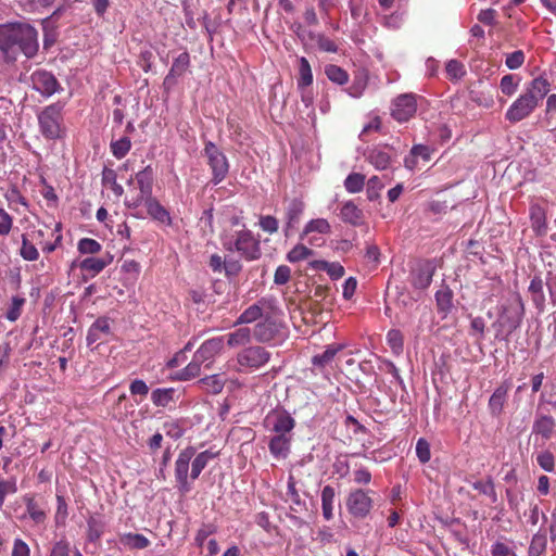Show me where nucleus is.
Returning a JSON list of instances; mask_svg holds the SVG:
<instances>
[{"mask_svg":"<svg viewBox=\"0 0 556 556\" xmlns=\"http://www.w3.org/2000/svg\"><path fill=\"white\" fill-rule=\"evenodd\" d=\"M368 84V75L365 71L355 74L352 85L349 87L348 92L353 98H359Z\"/></svg>","mask_w":556,"mask_h":556,"instance_id":"obj_44","label":"nucleus"},{"mask_svg":"<svg viewBox=\"0 0 556 556\" xmlns=\"http://www.w3.org/2000/svg\"><path fill=\"white\" fill-rule=\"evenodd\" d=\"M365 184L366 176L361 173H351L343 182L344 188L349 193L361 192L364 189Z\"/></svg>","mask_w":556,"mask_h":556,"instance_id":"obj_43","label":"nucleus"},{"mask_svg":"<svg viewBox=\"0 0 556 556\" xmlns=\"http://www.w3.org/2000/svg\"><path fill=\"white\" fill-rule=\"evenodd\" d=\"M111 334V323L108 317H99L89 328L87 344L91 345Z\"/></svg>","mask_w":556,"mask_h":556,"instance_id":"obj_23","label":"nucleus"},{"mask_svg":"<svg viewBox=\"0 0 556 556\" xmlns=\"http://www.w3.org/2000/svg\"><path fill=\"white\" fill-rule=\"evenodd\" d=\"M292 440L293 435H271L268 441V450L270 455L277 460L287 459L291 453Z\"/></svg>","mask_w":556,"mask_h":556,"instance_id":"obj_19","label":"nucleus"},{"mask_svg":"<svg viewBox=\"0 0 556 556\" xmlns=\"http://www.w3.org/2000/svg\"><path fill=\"white\" fill-rule=\"evenodd\" d=\"M532 433L540 435L545 441L551 440L556 435V420L551 415L536 413Z\"/></svg>","mask_w":556,"mask_h":556,"instance_id":"obj_17","label":"nucleus"},{"mask_svg":"<svg viewBox=\"0 0 556 556\" xmlns=\"http://www.w3.org/2000/svg\"><path fill=\"white\" fill-rule=\"evenodd\" d=\"M223 247L229 252H237L245 261H256L262 256L261 242L253 232L243 226L231 238L223 241Z\"/></svg>","mask_w":556,"mask_h":556,"instance_id":"obj_6","label":"nucleus"},{"mask_svg":"<svg viewBox=\"0 0 556 556\" xmlns=\"http://www.w3.org/2000/svg\"><path fill=\"white\" fill-rule=\"evenodd\" d=\"M372 490L355 489L352 490L346 497V508L349 513L358 519L366 518L371 508L374 501L370 494H374Z\"/></svg>","mask_w":556,"mask_h":556,"instance_id":"obj_12","label":"nucleus"},{"mask_svg":"<svg viewBox=\"0 0 556 556\" xmlns=\"http://www.w3.org/2000/svg\"><path fill=\"white\" fill-rule=\"evenodd\" d=\"M177 391L174 388H157L151 393V401L156 407H167L176 401Z\"/></svg>","mask_w":556,"mask_h":556,"instance_id":"obj_34","label":"nucleus"},{"mask_svg":"<svg viewBox=\"0 0 556 556\" xmlns=\"http://www.w3.org/2000/svg\"><path fill=\"white\" fill-rule=\"evenodd\" d=\"M23 503L26 506V514L36 525H43L48 518L46 508L36 501L34 494H25Z\"/></svg>","mask_w":556,"mask_h":556,"instance_id":"obj_21","label":"nucleus"},{"mask_svg":"<svg viewBox=\"0 0 556 556\" xmlns=\"http://www.w3.org/2000/svg\"><path fill=\"white\" fill-rule=\"evenodd\" d=\"M343 349V344H329L323 353L313 356L312 363L316 367L324 368L329 365L333 361L334 356Z\"/></svg>","mask_w":556,"mask_h":556,"instance_id":"obj_35","label":"nucleus"},{"mask_svg":"<svg viewBox=\"0 0 556 556\" xmlns=\"http://www.w3.org/2000/svg\"><path fill=\"white\" fill-rule=\"evenodd\" d=\"M112 256L108 254L106 257H86L79 264L81 271L89 274L90 277H94L100 274L110 263Z\"/></svg>","mask_w":556,"mask_h":556,"instance_id":"obj_28","label":"nucleus"},{"mask_svg":"<svg viewBox=\"0 0 556 556\" xmlns=\"http://www.w3.org/2000/svg\"><path fill=\"white\" fill-rule=\"evenodd\" d=\"M366 186H367V189H366L367 199L369 201L378 200L380 198V192L384 188L383 182L381 181L380 177H378V176L370 177L368 179V181L366 182Z\"/></svg>","mask_w":556,"mask_h":556,"instance_id":"obj_50","label":"nucleus"},{"mask_svg":"<svg viewBox=\"0 0 556 556\" xmlns=\"http://www.w3.org/2000/svg\"><path fill=\"white\" fill-rule=\"evenodd\" d=\"M453 298L454 293L452 289L444 285L435 292V303H437V309L438 313L442 315L443 318H445L453 308Z\"/></svg>","mask_w":556,"mask_h":556,"instance_id":"obj_27","label":"nucleus"},{"mask_svg":"<svg viewBox=\"0 0 556 556\" xmlns=\"http://www.w3.org/2000/svg\"><path fill=\"white\" fill-rule=\"evenodd\" d=\"M119 542L130 549H143L150 545V541L140 533H123L119 534Z\"/></svg>","mask_w":556,"mask_h":556,"instance_id":"obj_37","label":"nucleus"},{"mask_svg":"<svg viewBox=\"0 0 556 556\" xmlns=\"http://www.w3.org/2000/svg\"><path fill=\"white\" fill-rule=\"evenodd\" d=\"M529 217L531 222V228L535 236H545L548 230L546 208L539 202L531 200L529 207Z\"/></svg>","mask_w":556,"mask_h":556,"instance_id":"obj_16","label":"nucleus"},{"mask_svg":"<svg viewBox=\"0 0 556 556\" xmlns=\"http://www.w3.org/2000/svg\"><path fill=\"white\" fill-rule=\"evenodd\" d=\"M258 226L264 232L273 235L278 231L279 222L273 215H261L258 218Z\"/></svg>","mask_w":556,"mask_h":556,"instance_id":"obj_57","label":"nucleus"},{"mask_svg":"<svg viewBox=\"0 0 556 556\" xmlns=\"http://www.w3.org/2000/svg\"><path fill=\"white\" fill-rule=\"evenodd\" d=\"M17 492L16 481L14 479H0V508L4 505L5 497Z\"/></svg>","mask_w":556,"mask_h":556,"instance_id":"obj_60","label":"nucleus"},{"mask_svg":"<svg viewBox=\"0 0 556 556\" xmlns=\"http://www.w3.org/2000/svg\"><path fill=\"white\" fill-rule=\"evenodd\" d=\"M549 89L551 85L546 78L539 76L532 79L525 92L508 108L505 113V118L510 123H518L529 117L539 106L540 102L547 96Z\"/></svg>","mask_w":556,"mask_h":556,"instance_id":"obj_3","label":"nucleus"},{"mask_svg":"<svg viewBox=\"0 0 556 556\" xmlns=\"http://www.w3.org/2000/svg\"><path fill=\"white\" fill-rule=\"evenodd\" d=\"M331 230V226L329 224V222L325 218H316V219H312L309 220L304 230H303V233H302V237L303 236H306L311 232H318V233H321V235H327L329 233Z\"/></svg>","mask_w":556,"mask_h":556,"instance_id":"obj_47","label":"nucleus"},{"mask_svg":"<svg viewBox=\"0 0 556 556\" xmlns=\"http://www.w3.org/2000/svg\"><path fill=\"white\" fill-rule=\"evenodd\" d=\"M271 353L261 345H249L237 353L235 370L251 374L269 363Z\"/></svg>","mask_w":556,"mask_h":556,"instance_id":"obj_7","label":"nucleus"},{"mask_svg":"<svg viewBox=\"0 0 556 556\" xmlns=\"http://www.w3.org/2000/svg\"><path fill=\"white\" fill-rule=\"evenodd\" d=\"M68 516V507L63 495L56 494V510H55V523L64 525Z\"/></svg>","mask_w":556,"mask_h":556,"instance_id":"obj_59","label":"nucleus"},{"mask_svg":"<svg viewBox=\"0 0 556 556\" xmlns=\"http://www.w3.org/2000/svg\"><path fill=\"white\" fill-rule=\"evenodd\" d=\"M295 425V419L286 409H274L269 412L264 419V427L271 432L273 435H293Z\"/></svg>","mask_w":556,"mask_h":556,"instance_id":"obj_11","label":"nucleus"},{"mask_svg":"<svg viewBox=\"0 0 556 556\" xmlns=\"http://www.w3.org/2000/svg\"><path fill=\"white\" fill-rule=\"evenodd\" d=\"M25 302L26 300L24 298L13 296L11 304L5 313V318L10 321L17 320L22 314V307Z\"/></svg>","mask_w":556,"mask_h":556,"instance_id":"obj_55","label":"nucleus"},{"mask_svg":"<svg viewBox=\"0 0 556 556\" xmlns=\"http://www.w3.org/2000/svg\"><path fill=\"white\" fill-rule=\"evenodd\" d=\"M343 223L350 224L354 227H359L365 224V215L352 200L344 202L340 208L339 214Z\"/></svg>","mask_w":556,"mask_h":556,"instance_id":"obj_20","label":"nucleus"},{"mask_svg":"<svg viewBox=\"0 0 556 556\" xmlns=\"http://www.w3.org/2000/svg\"><path fill=\"white\" fill-rule=\"evenodd\" d=\"M446 77L452 81H457L466 75L464 64L458 60H450L445 65Z\"/></svg>","mask_w":556,"mask_h":556,"instance_id":"obj_48","label":"nucleus"},{"mask_svg":"<svg viewBox=\"0 0 556 556\" xmlns=\"http://www.w3.org/2000/svg\"><path fill=\"white\" fill-rule=\"evenodd\" d=\"M313 84V73L308 60L304 56L299 59V77L296 80L298 88L311 87Z\"/></svg>","mask_w":556,"mask_h":556,"instance_id":"obj_41","label":"nucleus"},{"mask_svg":"<svg viewBox=\"0 0 556 556\" xmlns=\"http://www.w3.org/2000/svg\"><path fill=\"white\" fill-rule=\"evenodd\" d=\"M366 160L378 170H383L391 163V154L384 148L376 147L368 151Z\"/></svg>","mask_w":556,"mask_h":556,"instance_id":"obj_30","label":"nucleus"},{"mask_svg":"<svg viewBox=\"0 0 556 556\" xmlns=\"http://www.w3.org/2000/svg\"><path fill=\"white\" fill-rule=\"evenodd\" d=\"M190 67V55L187 51L180 53L172 64V67L164 78L163 85L165 87H172L176 84V79L186 74Z\"/></svg>","mask_w":556,"mask_h":556,"instance_id":"obj_18","label":"nucleus"},{"mask_svg":"<svg viewBox=\"0 0 556 556\" xmlns=\"http://www.w3.org/2000/svg\"><path fill=\"white\" fill-rule=\"evenodd\" d=\"M216 531H217V527L214 523H212V522L202 523L194 536V543L197 544L198 547L202 548L205 540L208 536L215 534Z\"/></svg>","mask_w":556,"mask_h":556,"instance_id":"obj_53","label":"nucleus"},{"mask_svg":"<svg viewBox=\"0 0 556 556\" xmlns=\"http://www.w3.org/2000/svg\"><path fill=\"white\" fill-rule=\"evenodd\" d=\"M327 78L338 85H345L349 81V74L342 67L336 64H329L325 67Z\"/></svg>","mask_w":556,"mask_h":556,"instance_id":"obj_45","label":"nucleus"},{"mask_svg":"<svg viewBox=\"0 0 556 556\" xmlns=\"http://www.w3.org/2000/svg\"><path fill=\"white\" fill-rule=\"evenodd\" d=\"M77 249L81 254H98L102 250V245L94 239L83 238L78 241Z\"/></svg>","mask_w":556,"mask_h":556,"instance_id":"obj_54","label":"nucleus"},{"mask_svg":"<svg viewBox=\"0 0 556 556\" xmlns=\"http://www.w3.org/2000/svg\"><path fill=\"white\" fill-rule=\"evenodd\" d=\"M525 316V304L519 293H514L501 306L497 319L493 323L495 338L508 340L521 325Z\"/></svg>","mask_w":556,"mask_h":556,"instance_id":"obj_5","label":"nucleus"},{"mask_svg":"<svg viewBox=\"0 0 556 556\" xmlns=\"http://www.w3.org/2000/svg\"><path fill=\"white\" fill-rule=\"evenodd\" d=\"M62 108L58 104L48 105L38 114L40 132L49 140H55L62 136Z\"/></svg>","mask_w":556,"mask_h":556,"instance_id":"obj_8","label":"nucleus"},{"mask_svg":"<svg viewBox=\"0 0 556 556\" xmlns=\"http://www.w3.org/2000/svg\"><path fill=\"white\" fill-rule=\"evenodd\" d=\"M112 154L121 160L127 155L131 148V141L128 137H123L118 140L112 141L110 144Z\"/></svg>","mask_w":556,"mask_h":556,"instance_id":"obj_49","label":"nucleus"},{"mask_svg":"<svg viewBox=\"0 0 556 556\" xmlns=\"http://www.w3.org/2000/svg\"><path fill=\"white\" fill-rule=\"evenodd\" d=\"M281 324L271 317L257 323L252 331L253 338L261 343H268L281 337Z\"/></svg>","mask_w":556,"mask_h":556,"instance_id":"obj_14","label":"nucleus"},{"mask_svg":"<svg viewBox=\"0 0 556 556\" xmlns=\"http://www.w3.org/2000/svg\"><path fill=\"white\" fill-rule=\"evenodd\" d=\"M519 79L515 75L507 74L502 77L500 88L506 96H511L517 91Z\"/></svg>","mask_w":556,"mask_h":556,"instance_id":"obj_58","label":"nucleus"},{"mask_svg":"<svg viewBox=\"0 0 556 556\" xmlns=\"http://www.w3.org/2000/svg\"><path fill=\"white\" fill-rule=\"evenodd\" d=\"M203 154L212 172L211 182L220 184L228 175L229 162L224 152L212 141L204 144Z\"/></svg>","mask_w":556,"mask_h":556,"instance_id":"obj_9","label":"nucleus"},{"mask_svg":"<svg viewBox=\"0 0 556 556\" xmlns=\"http://www.w3.org/2000/svg\"><path fill=\"white\" fill-rule=\"evenodd\" d=\"M31 84L35 90L43 96H52L59 87V83L50 72L39 70L31 74Z\"/></svg>","mask_w":556,"mask_h":556,"instance_id":"obj_15","label":"nucleus"},{"mask_svg":"<svg viewBox=\"0 0 556 556\" xmlns=\"http://www.w3.org/2000/svg\"><path fill=\"white\" fill-rule=\"evenodd\" d=\"M544 283L540 276H534L528 287V291L531 295V300L534 306L542 312L545 307V294L543 290Z\"/></svg>","mask_w":556,"mask_h":556,"instance_id":"obj_32","label":"nucleus"},{"mask_svg":"<svg viewBox=\"0 0 556 556\" xmlns=\"http://www.w3.org/2000/svg\"><path fill=\"white\" fill-rule=\"evenodd\" d=\"M391 116L399 123L408 122L417 112V96L402 93L391 102Z\"/></svg>","mask_w":556,"mask_h":556,"instance_id":"obj_13","label":"nucleus"},{"mask_svg":"<svg viewBox=\"0 0 556 556\" xmlns=\"http://www.w3.org/2000/svg\"><path fill=\"white\" fill-rule=\"evenodd\" d=\"M267 303L268 301L266 299H261L256 303L250 305L240 314L235 325L252 324L258 320L263 317L264 308L266 307Z\"/></svg>","mask_w":556,"mask_h":556,"instance_id":"obj_24","label":"nucleus"},{"mask_svg":"<svg viewBox=\"0 0 556 556\" xmlns=\"http://www.w3.org/2000/svg\"><path fill=\"white\" fill-rule=\"evenodd\" d=\"M136 184L139 189V194L131 200H126L125 205L129 208H136L142 204V202L152 195L153 182H154V170L151 165L146 166L142 170H139L135 178L128 180V185Z\"/></svg>","mask_w":556,"mask_h":556,"instance_id":"obj_10","label":"nucleus"},{"mask_svg":"<svg viewBox=\"0 0 556 556\" xmlns=\"http://www.w3.org/2000/svg\"><path fill=\"white\" fill-rule=\"evenodd\" d=\"M508 390L509 384L504 382L501 386H498L491 395L489 400V408L493 416H498L502 413L504 404L507 399Z\"/></svg>","mask_w":556,"mask_h":556,"instance_id":"obj_29","label":"nucleus"},{"mask_svg":"<svg viewBox=\"0 0 556 556\" xmlns=\"http://www.w3.org/2000/svg\"><path fill=\"white\" fill-rule=\"evenodd\" d=\"M525 53L522 50H516L506 55L505 65L509 70H517L525 63Z\"/></svg>","mask_w":556,"mask_h":556,"instance_id":"obj_62","label":"nucleus"},{"mask_svg":"<svg viewBox=\"0 0 556 556\" xmlns=\"http://www.w3.org/2000/svg\"><path fill=\"white\" fill-rule=\"evenodd\" d=\"M416 455L421 464H426L431 458L430 444L429 442L420 438L416 443Z\"/></svg>","mask_w":556,"mask_h":556,"instance_id":"obj_61","label":"nucleus"},{"mask_svg":"<svg viewBox=\"0 0 556 556\" xmlns=\"http://www.w3.org/2000/svg\"><path fill=\"white\" fill-rule=\"evenodd\" d=\"M304 207L305 204L301 199L294 198L288 202L286 206V235L300 222Z\"/></svg>","mask_w":556,"mask_h":556,"instance_id":"obj_25","label":"nucleus"},{"mask_svg":"<svg viewBox=\"0 0 556 556\" xmlns=\"http://www.w3.org/2000/svg\"><path fill=\"white\" fill-rule=\"evenodd\" d=\"M147 208V213L148 215L161 223V224H166V225H170L172 224V218H170V215H169V212L160 203V201L154 198V197H151L147 200H144L142 202Z\"/></svg>","mask_w":556,"mask_h":556,"instance_id":"obj_22","label":"nucleus"},{"mask_svg":"<svg viewBox=\"0 0 556 556\" xmlns=\"http://www.w3.org/2000/svg\"><path fill=\"white\" fill-rule=\"evenodd\" d=\"M295 479L293 476H290L287 483V502H290V508L295 514H301L306 510L305 502L301 500V496L295 488Z\"/></svg>","mask_w":556,"mask_h":556,"instance_id":"obj_31","label":"nucleus"},{"mask_svg":"<svg viewBox=\"0 0 556 556\" xmlns=\"http://www.w3.org/2000/svg\"><path fill=\"white\" fill-rule=\"evenodd\" d=\"M218 452L205 450L197 454L194 446H187L181 450L175 460V480L178 491L187 494L191 491V481L199 478L207 464L218 456Z\"/></svg>","mask_w":556,"mask_h":556,"instance_id":"obj_2","label":"nucleus"},{"mask_svg":"<svg viewBox=\"0 0 556 556\" xmlns=\"http://www.w3.org/2000/svg\"><path fill=\"white\" fill-rule=\"evenodd\" d=\"M72 544L66 536L52 542L48 556H71Z\"/></svg>","mask_w":556,"mask_h":556,"instance_id":"obj_46","label":"nucleus"},{"mask_svg":"<svg viewBox=\"0 0 556 556\" xmlns=\"http://www.w3.org/2000/svg\"><path fill=\"white\" fill-rule=\"evenodd\" d=\"M471 486L477 490L480 494L485 495L490 498L491 503L497 502V494L493 478L488 476L485 479L477 480L471 483Z\"/></svg>","mask_w":556,"mask_h":556,"instance_id":"obj_40","label":"nucleus"},{"mask_svg":"<svg viewBox=\"0 0 556 556\" xmlns=\"http://www.w3.org/2000/svg\"><path fill=\"white\" fill-rule=\"evenodd\" d=\"M11 556H30L29 545L21 538L13 540Z\"/></svg>","mask_w":556,"mask_h":556,"instance_id":"obj_64","label":"nucleus"},{"mask_svg":"<svg viewBox=\"0 0 556 556\" xmlns=\"http://www.w3.org/2000/svg\"><path fill=\"white\" fill-rule=\"evenodd\" d=\"M21 256L25 261H37L39 257V252L34 243H31L26 235H22V247L20 250Z\"/></svg>","mask_w":556,"mask_h":556,"instance_id":"obj_51","label":"nucleus"},{"mask_svg":"<svg viewBox=\"0 0 556 556\" xmlns=\"http://www.w3.org/2000/svg\"><path fill=\"white\" fill-rule=\"evenodd\" d=\"M102 184L109 187L116 197H122L124 188L117 182V176L114 169L105 167L102 172Z\"/></svg>","mask_w":556,"mask_h":556,"instance_id":"obj_42","label":"nucleus"},{"mask_svg":"<svg viewBox=\"0 0 556 556\" xmlns=\"http://www.w3.org/2000/svg\"><path fill=\"white\" fill-rule=\"evenodd\" d=\"M38 33L27 23H7L0 25V50L7 58L15 60L17 52L30 59L38 52Z\"/></svg>","mask_w":556,"mask_h":556,"instance_id":"obj_1","label":"nucleus"},{"mask_svg":"<svg viewBox=\"0 0 556 556\" xmlns=\"http://www.w3.org/2000/svg\"><path fill=\"white\" fill-rule=\"evenodd\" d=\"M536 462L539 466L547 472H552L555 468V458L549 451L540 453L536 457Z\"/></svg>","mask_w":556,"mask_h":556,"instance_id":"obj_63","label":"nucleus"},{"mask_svg":"<svg viewBox=\"0 0 556 556\" xmlns=\"http://www.w3.org/2000/svg\"><path fill=\"white\" fill-rule=\"evenodd\" d=\"M223 350L224 337H215L205 340L195 351L192 361L176 372V379L187 381L199 377L202 365L205 369H211L215 357L219 355Z\"/></svg>","mask_w":556,"mask_h":556,"instance_id":"obj_4","label":"nucleus"},{"mask_svg":"<svg viewBox=\"0 0 556 556\" xmlns=\"http://www.w3.org/2000/svg\"><path fill=\"white\" fill-rule=\"evenodd\" d=\"M225 382L226 379L218 374L210 375L198 380L200 388L212 394L220 393L224 389Z\"/></svg>","mask_w":556,"mask_h":556,"instance_id":"obj_36","label":"nucleus"},{"mask_svg":"<svg viewBox=\"0 0 556 556\" xmlns=\"http://www.w3.org/2000/svg\"><path fill=\"white\" fill-rule=\"evenodd\" d=\"M527 556H547L546 532L540 530L530 540Z\"/></svg>","mask_w":556,"mask_h":556,"instance_id":"obj_33","label":"nucleus"},{"mask_svg":"<svg viewBox=\"0 0 556 556\" xmlns=\"http://www.w3.org/2000/svg\"><path fill=\"white\" fill-rule=\"evenodd\" d=\"M105 530V522L91 516L87 519V540L91 543H97L100 541Z\"/></svg>","mask_w":556,"mask_h":556,"instance_id":"obj_39","label":"nucleus"},{"mask_svg":"<svg viewBox=\"0 0 556 556\" xmlns=\"http://www.w3.org/2000/svg\"><path fill=\"white\" fill-rule=\"evenodd\" d=\"M224 344L226 343L229 348H239L249 344L252 340V330L248 327H240L236 330L223 336Z\"/></svg>","mask_w":556,"mask_h":556,"instance_id":"obj_26","label":"nucleus"},{"mask_svg":"<svg viewBox=\"0 0 556 556\" xmlns=\"http://www.w3.org/2000/svg\"><path fill=\"white\" fill-rule=\"evenodd\" d=\"M313 250L308 249L304 244H296L293 249H291L287 254V260L290 263H296L303 260L308 258L313 255Z\"/></svg>","mask_w":556,"mask_h":556,"instance_id":"obj_52","label":"nucleus"},{"mask_svg":"<svg viewBox=\"0 0 556 556\" xmlns=\"http://www.w3.org/2000/svg\"><path fill=\"white\" fill-rule=\"evenodd\" d=\"M336 500V491L331 485H326L321 490V509L326 520L333 518V504Z\"/></svg>","mask_w":556,"mask_h":556,"instance_id":"obj_38","label":"nucleus"},{"mask_svg":"<svg viewBox=\"0 0 556 556\" xmlns=\"http://www.w3.org/2000/svg\"><path fill=\"white\" fill-rule=\"evenodd\" d=\"M387 342L395 354H400L403 351L404 340L403 334L400 330H389L387 333Z\"/></svg>","mask_w":556,"mask_h":556,"instance_id":"obj_56","label":"nucleus"}]
</instances>
